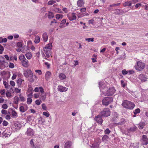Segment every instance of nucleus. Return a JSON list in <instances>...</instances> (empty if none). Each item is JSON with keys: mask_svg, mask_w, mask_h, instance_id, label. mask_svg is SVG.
<instances>
[{"mask_svg": "<svg viewBox=\"0 0 148 148\" xmlns=\"http://www.w3.org/2000/svg\"><path fill=\"white\" fill-rule=\"evenodd\" d=\"M99 85L101 91L105 96H111L113 95L115 92L114 87L107 86L106 84L104 82H100Z\"/></svg>", "mask_w": 148, "mask_h": 148, "instance_id": "1", "label": "nucleus"}, {"mask_svg": "<svg viewBox=\"0 0 148 148\" xmlns=\"http://www.w3.org/2000/svg\"><path fill=\"white\" fill-rule=\"evenodd\" d=\"M122 105L125 108L130 110L132 109L135 106V105L133 103L127 100L123 101Z\"/></svg>", "mask_w": 148, "mask_h": 148, "instance_id": "2", "label": "nucleus"}, {"mask_svg": "<svg viewBox=\"0 0 148 148\" xmlns=\"http://www.w3.org/2000/svg\"><path fill=\"white\" fill-rule=\"evenodd\" d=\"M23 75L25 77L29 79L31 81V80L33 81V75L31 70L28 69L25 71H24Z\"/></svg>", "mask_w": 148, "mask_h": 148, "instance_id": "3", "label": "nucleus"}, {"mask_svg": "<svg viewBox=\"0 0 148 148\" xmlns=\"http://www.w3.org/2000/svg\"><path fill=\"white\" fill-rule=\"evenodd\" d=\"M113 101V99L111 97H106L102 101V104L105 106H108Z\"/></svg>", "mask_w": 148, "mask_h": 148, "instance_id": "4", "label": "nucleus"}, {"mask_svg": "<svg viewBox=\"0 0 148 148\" xmlns=\"http://www.w3.org/2000/svg\"><path fill=\"white\" fill-rule=\"evenodd\" d=\"M145 66L144 63L139 61L137 62V65L135 66V67L136 70L141 71L144 68Z\"/></svg>", "mask_w": 148, "mask_h": 148, "instance_id": "5", "label": "nucleus"}, {"mask_svg": "<svg viewBox=\"0 0 148 148\" xmlns=\"http://www.w3.org/2000/svg\"><path fill=\"white\" fill-rule=\"evenodd\" d=\"M110 111L108 108H105L100 112L101 116L107 117L110 115Z\"/></svg>", "mask_w": 148, "mask_h": 148, "instance_id": "6", "label": "nucleus"}, {"mask_svg": "<svg viewBox=\"0 0 148 148\" xmlns=\"http://www.w3.org/2000/svg\"><path fill=\"white\" fill-rule=\"evenodd\" d=\"M101 140L99 138H97L95 140V142L91 146V148H99V145L101 143Z\"/></svg>", "mask_w": 148, "mask_h": 148, "instance_id": "7", "label": "nucleus"}, {"mask_svg": "<svg viewBox=\"0 0 148 148\" xmlns=\"http://www.w3.org/2000/svg\"><path fill=\"white\" fill-rule=\"evenodd\" d=\"M11 134V130L9 128L6 129L2 133L3 137L5 138L10 137Z\"/></svg>", "mask_w": 148, "mask_h": 148, "instance_id": "8", "label": "nucleus"}, {"mask_svg": "<svg viewBox=\"0 0 148 148\" xmlns=\"http://www.w3.org/2000/svg\"><path fill=\"white\" fill-rule=\"evenodd\" d=\"M142 143L143 145H147L148 144V138L147 136L145 135H143L141 139Z\"/></svg>", "mask_w": 148, "mask_h": 148, "instance_id": "9", "label": "nucleus"}, {"mask_svg": "<svg viewBox=\"0 0 148 148\" xmlns=\"http://www.w3.org/2000/svg\"><path fill=\"white\" fill-rule=\"evenodd\" d=\"M67 17L70 21L75 20L77 18L76 14L74 12L68 15Z\"/></svg>", "mask_w": 148, "mask_h": 148, "instance_id": "10", "label": "nucleus"}, {"mask_svg": "<svg viewBox=\"0 0 148 148\" xmlns=\"http://www.w3.org/2000/svg\"><path fill=\"white\" fill-rule=\"evenodd\" d=\"M102 116L99 115L96 116L95 118V120L98 123L102 124L103 122V120L101 117Z\"/></svg>", "mask_w": 148, "mask_h": 148, "instance_id": "11", "label": "nucleus"}, {"mask_svg": "<svg viewBox=\"0 0 148 148\" xmlns=\"http://www.w3.org/2000/svg\"><path fill=\"white\" fill-rule=\"evenodd\" d=\"M28 109V107L26 104H23V106H21L19 108L20 112H24L27 111Z\"/></svg>", "mask_w": 148, "mask_h": 148, "instance_id": "12", "label": "nucleus"}, {"mask_svg": "<svg viewBox=\"0 0 148 148\" xmlns=\"http://www.w3.org/2000/svg\"><path fill=\"white\" fill-rule=\"evenodd\" d=\"M43 50L46 55L47 58H49L51 54V49H47L46 48H43Z\"/></svg>", "mask_w": 148, "mask_h": 148, "instance_id": "13", "label": "nucleus"}, {"mask_svg": "<svg viewBox=\"0 0 148 148\" xmlns=\"http://www.w3.org/2000/svg\"><path fill=\"white\" fill-rule=\"evenodd\" d=\"M138 78L143 82L146 81L147 79V77L143 74H140L138 76Z\"/></svg>", "mask_w": 148, "mask_h": 148, "instance_id": "14", "label": "nucleus"}, {"mask_svg": "<svg viewBox=\"0 0 148 148\" xmlns=\"http://www.w3.org/2000/svg\"><path fill=\"white\" fill-rule=\"evenodd\" d=\"M58 90L60 92H66L68 90V88L62 86H58Z\"/></svg>", "mask_w": 148, "mask_h": 148, "instance_id": "15", "label": "nucleus"}, {"mask_svg": "<svg viewBox=\"0 0 148 148\" xmlns=\"http://www.w3.org/2000/svg\"><path fill=\"white\" fill-rule=\"evenodd\" d=\"M21 62L22 66L24 67H28L29 66V61L27 59H25Z\"/></svg>", "mask_w": 148, "mask_h": 148, "instance_id": "16", "label": "nucleus"}, {"mask_svg": "<svg viewBox=\"0 0 148 148\" xmlns=\"http://www.w3.org/2000/svg\"><path fill=\"white\" fill-rule=\"evenodd\" d=\"M72 143L71 141H67L64 144V148H71Z\"/></svg>", "mask_w": 148, "mask_h": 148, "instance_id": "17", "label": "nucleus"}, {"mask_svg": "<svg viewBox=\"0 0 148 148\" xmlns=\"http://www.w3.org/2000/svg\"><path fill=\"white\" fill-rule=\"evenodd\" d=\"M26 134L28 136H32L34 135V133L32 129L31 128L28 129Z\"/></svg>", "mask_w": 148, "mask_h": 148, "instance_id": "18", "label": "nucleus"}, {"mask_svg": "<svg viewBox=\"0 0 148 148\" xmlns=\"http://www.w3.org/2000/svg\"><path fill=\"white\" fill-rule=\"evenodd\" d=\"M34 91L35 92H38L39 91L41 93L44 92V89L41 86L36 87L34 89Z\"/></svg>", "mask_w": 148, "mask_h": 148, "instance_id": "19", "label": "nucleus"}, {"mask_svg": "<svg viewBox=\"0 0 148 148\" xmlns=\"http://www.w3.org/2000/svg\"><path fill=\"white\" fill-rule=\"evenodd\" d=\"M123 13V11L121 9H116L115 10L114 14H116L122 15Z\"/></svg>", "mask_w": 148, "mask_h": 148, "instance_id": "20", "label": "nucleus"}, {"mask_svg": "<svg viewBox=\"0 0 148 148\" xmlns=\"http://www.w3.org/2000/svg\"><path fill=\"white\" fill-rule=\"evenodd\" d=\"M41 93V94L40 95V99L42 100V101H44L46 99V93L44 92Z\"/></svg>", "mask_w": 148, "mask_h": 148, "instance_id": "21", "label": "nucleus"}, {"mask_svg": "<svg viewBox=\"0 0 148 148\" xmlns=\"http://www.w3.org/2000/svg\"><path fill=\"white\" fill-rule=\"evenodd\" d=\"M51 76V74L50 72L48 71L46 72L45 75V78L47 80H49Z\"/></svg>", "mask_w": 148, "mask_h": 148, "instance_id": "22", "label": "nucleus"}, {"mask_svg": "<svg viewBox=\"0 0 148 148\" xmlns=\"http://www.w3.org/2000/svg\"><path fill=\"white\" fill-rule=\"evenodd\" d=\"M25 56L28 60H30L32 57V55L31 52H28L25 54Z\"/></svg>", "mask_w": 148, "mask_h": 148, "instance_id": "23", "label": "nucleus"}, {"mask_svg": "<svg viewBox=\"0 0 148 148\" xmlns=\"http://www.w3.org/2000/svg\"><path fill=\"white\" fill-rule=\"evenodd\" d=\"M84 3V2L83 0H78L77 2V5L79 7L82 6Z\"/></svg>", "mask_w": 148, "mask_h": 148, "instance_id": "24", "label": "nucleus"}, {"mask_svg": "<svg viewBox=\"0 0 148 148\" xmlns=\"http://www.w3.org/2000/svg\"><path fill=\"white\" fill-rule=\"evenodd\" d=\"M42 38L44 41L46 42L48 40V36L46 33H45L42 35Z\"/></svg>", "mask_w": 148, "mask_h": 148, "instance_id": "25", "label": "nucleus"}, {"mask_svg": "<svg viewBox=\"0 0 148 148\" xmlns=\"http://www.w3.org/2000/svg\"><path fill=\"white\" fill-rule=\"evenodd\" d=\"M145 125V122H140L138 124V127L140 129H142L143 128L144 126Z\"/></svg>", "mask_w": 148, "mask_h": 148, "instance_id": "26", "label": "nucleus"}, {"mask_svg": "<svg viewBox=\"0 0 148 148\" xmlns=\"http://www.w3.org/2000/svg\"><path fill=\"white\" fill-rule=\"evenodd\" d=\"M59 77L61 80H63L65 79L66 77V75L63 73H61L59 75Z\"/></svg>", "mask_w": 148, "mask_h": 148, "instance_id": "27", "label": "nucleus"}, {"mask_svg": "<svg viewBox=\"0 0 148 148\" xmlns=\"http://www.w3.org/2000/svg\"><path fill=\"white\" fill-rule=\"evenodd\" d=\"M40 41V37L38 35L36 36L35 37V39L34 40V42L36 44L38 43Z\"/></svg>", "mask_w": 148, "mask_h": 148, "instance_id": "28", "label": "nucleus"}, {"mask_svg": "<svg viewBox=\"0 0 148 148\" xmlns=\"http://www.w3.org/2000/svg\"><path fill=\"white\" fill-rule=\"evenodd\" d=\"M52 43L50 42L48 44H47L45 46V47H44L43 48H46L47 49H52Z\"/></svg>", "mask_w": 148, "mask_h": 148, "instance_id": "29", "label": "nucleus"}, {"mask_svg": "<svg viewBox=\"0 0 148 148\" xmlns=\"http://www.w3.org/2000/svg\"><path fill=\"white\" fill-rule=\"evenodd\" d=\"M14 103L16 104L18 103L19 98L18 97L15 96L14 98Z\"/></svg>", "mask_w": 148, "mask_h": 148, "instance_id": "30", "label": "nucleus"}, {"mask_svg": "<svg viewBox=\"0 0 148 148\" xmlns=\"http://www.w3.org/2000/svg\"><path fill=\"white\" fill-rule=\"evenodd\" d=\"M109 139V137L107 135H104L102 138V140L105 142H106Z\"/></svg>", "mask_w": 148, "mask_h": 148, "instance_id": "31", "label": "nucleus"}, {"mask_svg": "<svg viewBox=\"0 0 148 148\" xmlns=\"http://www.w3.org/2000/svg\"><path fill=\"white\" fill-rule=\"evenodd\" d=\"M6 96L8 98H11L12 97V94L10 91L7 90L5 92Z\"/></svg>", "mask_w": 148, "mask_h": 148, "instance_id": "32", "label": "nucleus"}, {"mask_svg": "<svg viewBox=\"0 0 148 148\" xmlns=\"http://www.w3.org/2000/svg\"><path fill=\"white\" fill-rule=\"evenodd\" d=\"M125 120L124 119H121V122H119L118 123H116V125H123L125 122Z\"/></svg>", "mask_w": 148, "mask_h": 148, "instance_id": "33", "label": "nucleus"}, {"mask_svg": "<svg viewBox=\"0 0 148 148\" xmlns=\"http://www.w3.org/2000/svg\"><path fill=\"white\" fill-rule=\"evenodd\" d=\"M66 22V19H63L61 22L60 24V28H62L64 27V25L65 24Z\"/></svg>", "mask_w": 148, "mask_h": 148, "instance_id": "34", "label": "nucleus"}, {"mask_svg": "<svg viewBox=\"0 0 148 148\" xmlns=\"http://www.w3.org/2000/svg\"><path fill=\"white\" fill-rule=\"evenodd\" d=\"M25 56L23 54H21L19 56V59L21 61V62L25 60Z\"/></svg>", "mask_w": 148, "mask_h": 148, "instance_id": "35", "label": "nucleus"}, {"mask_svg": "<svg viewBox=\"0 0 148 148\" xmlns=\"http://www.w3.org/2000/svg\"><path fill=\"white\" fill-rule=\"evenodd\" d=\"M131 5L132 3L130 1L125 2L123 4V5L124 7L130 6Z\"/></svg>", "mask_w": 148, "mask_h": 148, "instance_id": "36", "label": "nucleus"}, {"mask_svg": "<svg viewBox=\"0 0 148 148\" xmlns=\"http://www.w3.org/2000/svg\"><path fill=\"white\" fill-rule=\"evenodd\" d=\"M3 84L4 86H5V88L7 89L9 88L10 85H9L8 83L6 81H3Z\"/></svg>", "mask_w": 148, "mask_h": 148, "instance_id": "37", "label": "nucleus"}, {"mask_svg": "<svg viewBox=\"0 0 148 148\" xmlns=\"http://www.w3.org/2000/svg\"><path fill=\"white\" fill-rule=\"evenodd\" d=\"M0 62L1 64H4L6 63L5 58L4 57L1 56L0 57Z\"/></svg>", "mask_w": 148, "mask_h": 148, "instance_id": "38", "label": "nucleus"}, {"mask_svg": "<svg viewBox=\"0 0 148 148\" xmlns=\"http://www.w3.org/2000/svg\"><path fill=\"white\" fill-rule=\"evenodd\" d=\"M6 91L4 89L0 90V93L2 95L3 97H4Z\"/></svg>", "mask_w": 148, "mask_h": 148, "instance_id": "39", "label": "nucleus"}, {"mask_svg": "<svg viewBox=\"0 0 148 148\" xmlns=\"http://www.w3.org/2000/svg\"><path fill=\"white\" fill-rule=\"evenodd\" d=\"M56 18L57 19L59 20L60 19H62L63 17V15L62 14H57L56 15Z\"/></svg>", "mask_w": 148, "mask_h": 148, "instance_id": "40", "label": "nucleus"}, {"mask_svg": "<svg viewBox=\"0 0 148 148\" xmlns=\"http://www.w3.org/2000/svg\"><path fill=\"white\" fill-rule=\"evenodd\" d=\"M54 17L53 14L51 12H49L48 13V18H53Z\"/></svg>", "mask_w": 148, "mask_h": 148, "instance_id": "41", "label": "nucleus"}, {"mask_svg": "<svg viewBox=\"0 0 148 148\" xmlns=\"http://www.w3.org/2000/svg\"><path fill=\"white\" fill-rule=\"evenodd\" d=\"M32 101L31 98L28 97L27 99V104H30L32 102Z\"/></svg>", "mask_w": 148, "mask_h": 148, "instance_id": "42", "label": "nucleus"}, {"mask_svg": "<svg viewBox=\"0 0 148 148\" xmlns=\"http://www.w3.org/2000/svg\"><path fill=\"white\" fill-rule=\"evenodd\" d=\"M23 81V80L22 79H18L17 81V82L18 85H21Z\"/></svg>", "mask_w": 148, "mask_h": 148, "instance_id": "43", "label": "nucleus"}, {"mask_svg": "<svg viewBox=\"0 0 148 148\" xmlns=\"http://www.w3.org/2000/svg\"><path fill=\"white\" fill-rule=\"evenodd\" d=\"M19 100L21 101H25V98L23 96L20 94L19 95Z\"/></svg>", "mask_w": 148, "mask_h": 148, "instance_id": "44", "label": "nucleus"}, {"mask_svg": "<svg viewBox=\"0 0 148 148\" xmlns=\"http://www.w3.org/2000/svg\"><path fill=\"white\" fill-rule=\"evenodd\" d=\"M56 3V1L54 0H51L49 1L48 3V5H51Z\"/></svg>", "mask_w": 148, "mask_h": 148, "instance_id": "45", "label": "nucleus"}, {"mask_svg": "<svg viewBox=\"0 0 148 148\" xmlns=\"http://www.w3.org/2000/svg\"><path fill=\"white\" fill-rule=\"evenodd\" d=\"M42 102L41 100L37 99L35 101V103L38 105H40Z\"/></svg>", "mask_w": 148, "mask_h": 148, "instance_id": "46", "label": "nucleus"}, {"mask_svg": "<svg viewBox=\"0 0 148 148\" xmlns=\"http://www.w3.org/2000/svg\"><path fill=\"white\" fill-rule=\"evenodd\" d=\"M85 40L89 42H93L94 41V38H85Z\"/></svg>", "mask_w": 148, "mask_h": 148, "instance_id": "47", "label": "nucleus"}, {"mask_svg": "<svg viewBox=\"0 0 148 148\" xmlns=\"http://www.w3.org/2000/svg\"><path fill=\"white\" fill-rule=\"evenodd\" d=\"M12 115L13 116H17V113L15 111L13 110L12 112Z\"/></svg>", "mask_w": 148, "mask_h": 148, "instance_id": "48", "label": "nucleus"}, {"mask_svg": "<svg viewBox=\"0 0 148 148\" xmlns=\"http://www.w3.org/2000/svg\"><path fill=\"white\" fill-rule=\"evenodd\" d=\"M30 143L32 147V148H34L35 147V145L34 144V142L33 139H32L31 140Z\"/></svg>", "mask_w": 148, "mask_h": 148, "instance_id": "49", "label": "nucleus"}, {"mask_svg": "<svg viewBox=\"0 0 148 148\" xmlns=\"http://www.w3.org/2000/svg\"><path fill=\"white\" fill-rule=\"evenodd\" d=\"M53 10L55 12H57L60 13L61 12V10L60 9L57 8H55L54 9H53Z\"/></svg>", "mask_w": 148, "mask_h": 148, "instance_id": "50", "label": "nucleus"}, {"mask_svg": "<svg viewBox=\"0 0 148 148\" xmlns=\"http://www.w3.org/2000/svg\"><path fill=\"white\" fill-rule=\"evenodd\" d=\"M140 110L139 108H137L134 112V114H136L140 112Z\"/></svg>", "mask_w": 148, "mask_h": 148, "instance_id": "51", "label": "nucleus"}, {"mask_svg": "<svg viewBox=\"0 0 148 148\" xmlns=\"http://www.w3.org/2000/svg\"><path fill=\"white\" fill-rule=\"evenodd\" d=\"M34 90L32 87H29L28 88L27 91V93L32 92L33 93Z\"/></svg>", "mask_w": 148, "mask_h": 148, "instance_id": "52", "label": "nucleus"}, {"mask_svg": "<svg viewBox=\"0 0 148 148\" xmlns=\"http://www.w3.org/2000/svg\"><path fill=\"white\" fill-rule=\"evenodd\" d=\"M112 6H110V5H109L107 9L108 11L112 12L113 11V8H112Z\"/></svg>", "mask_w": 148, "mask_h": 148, "instance_id": "53", "label": "nucleus"}, {"mask_svg": "<svg viewBox=\"0 0 148 148\" xmlns=\"http://www.w3.org/2000/svg\"><path fill=\"white\" fill-rule=\"evenodd\" d=\"M137 128V127L135 126L132 127L130 128V130L131 131H134L136 130Z\"/></svg>", "mask_w": 148, "mask_h": 148, "instance_id": "54", "label": "nucleus"}, {"mask_svg": "<svg viewBox=\"0 0 148 148\" xmlns=\"http://www.w3.org/2000/svg\"><path fill=\"white\" fill-rule=\"evenodd\" d=\"M4 57L5 58L8 60H12V57H10V58H9V56L7 55H4Z\"/></svg>", "mask_w": 148, "mask_h": 148, "instance_id": "55", "label": "nucleus"}, {"mask_svg": "<svg viewBox=\"0 0 148 148\" xmlns=\"http://www.w3.org/2000/svg\"><path fill=\"white\" fill-rule=\"evenodd\" d=\"M3 50V47L1 45H0V54L2 53Z\"/></svg>", "mask_w": 148, "mask_h": 148, "instance_id": "56", "label": "nucleus"}, {"mask_svg": "<svg viewBox=\"0 0 148 148\" xmlns=\"http://www.w3.org/2000/svg\"><path fill=\"white\" fill-rule=\"evenodd\" d=\"M105 133L107 134H109L110 132V131L108 128L106 129L105 131Z\"/></svg>", "mask_w": 148, "mask_h": 148, "instance_id": "57", "label": "nucleus"}, {"mask_svg": "<svg viewBox=\"0 0 148 148\" xmlns=\"http://www.w3.org/2000/svg\"><path fill=\"white\" fill-rule=\"evenodd\" d=\"M141 6H143V5H142V4L141 3H138L135 5V8H137L139 7H140Z\"/></svg>", "mask_w": 148, "mask_h": 148, "instance_id": "58", "label": "nucleus"}, {"mask_svg": "<svg viewBox=\"0 0 148 148\" xmlns=\"http://www.w3.org/2000/svg\"><path fill=\"white\" fill-rule=\"evenodd\" d=\"M43 114L47 117L49 116L50 114L48 112H43Z\"/></svg>", "mask_w": 148, "mask_h": 148, "instance_id": "59", "label": "nucleus"}, {"mask_svg": "<svg viewBox=\"0 0 148 148\" xmlns=\"http://www.w3.org/2000/svg\"><path fill=\"white\" fill-rule=\"evenodd\" d=\"M120 3H118L116 4L115 3H114L110 5V6H112V7H115V6H117L119 5L120 4Z\"/></svg>", "mask_w": 148, "mask_h": 148, "instance_id": "60", "label": "nucleus"}, {"mask_svg": "<svg viewBox=\"0 0 148 148\" xmlns=\"http://www.w3.org/2000/svg\"><path fill=\"white\" fill-rule=\"evenodd\" d=\"M35 71L39 75H41L42 74V72L40 70H36Z\"/></svg>", "mask_w": 148, "mask_h": 148, "instance_id": "61", "label": "nucleus"}, {"mask_svg": "<svg viewBox=\"0 0 148 148\" xmlns=\"http://www.w3.org/2000/svg\"><path fill=\"white\" fill-rule=\"evenodd\" d=\"M122 73L123 75H125L128 73V71H127L125 69H124L122 71Z\"/></svg>", "mask_w": 148, "mask_h": 148, "instance_id": "62", "label": "nucleus"}, {"mask_svg": "<svg viewBox=\"0 0 148 148\" xmlns=\"http://www.w3.org/2000/svg\"><path fill=\"white\" fill-rule=\"evenodd\" d=\"M17 46L19 47H21L22 46V43L21 42H18L17 43Z\"/></svg>", "mask_w": 148, "mask_h": 148, "instance_id": "63", "label": "nucleus"}, {"mask_svg": "<svg viewBox=\"0 0 148 148\" xmlns=\"http://www.w3.org/2000/svg\"><path fill=\"white\" fill-rule=\"evenodd\" d=\"M42 108L45 110H46L47 109V108L45 104V103H42Z\"/></svg>", "mask_w": 148, "mask_h": 148, "instance_id": "64", "label": "nucleus"}]
</instances>
